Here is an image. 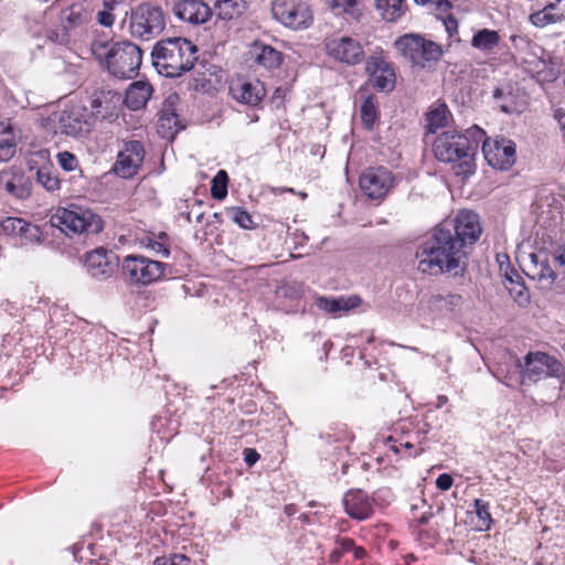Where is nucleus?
Returning a JSON list of instances; mask_svg holds the SVG:
<instances>
[{
  "label": "nucleus",
  "instance_id": "obj_1",
  "mask_svg": "<svg viewBox=\"0 0 565 565\" xmlns=\"http://www.w3.org/2000/svg\"><path fill=\"white\" fill-rule=\"evenodd\" d=\"M456 238L449 230L437 225L415 253L417 269L431 276H463L468 266V252L459 243L460 239Z\"/></svg>",
  "mask_w": 565,
  "mask_h": 565
},
{
  "label": "nucleus",
  "instance_id": "obj_2",
  "mask_svg": "<svg viewBox=\"0 0 565 565\" xmlns=\"http://www.w3.org/2000/svg\"><path fill=\"white\" fill-rule=\"evenodd\" d=\"M476 135L481 136L482 131L477 129L475 132L466 131V134H459L456 130L443 132L434 142L436 159L441 162L455 163L456 175L466 178L475 172V156L479 147Z\"/></svg>",
  "mask_w": 565,
  "mask_h": 565
},
{
  "label": "nucleus",
  "instance_id": "obj_3",
  "mask_svg": "<svg viewBox=\"0 0 565 565\" xmlns=\"http://www.w3.org/2000/svg\"><path fill=\"white\" fill-rule=\"evenodd\" d=\"M151 58L160 75L179 77L193 68L198 60V47L185 38H167L154 44Z\"/></svg>",
  "mask_w": 565,
  "mask_h": 565
},
{
  "label": "nucleus",
  "instance_id": "obj_4",
  "mask_svg": "<svg viewBox=\"0 0 565 565\" xmlns=\"http://www.w3.org/2000/svg\"><path fill=\"white\" fill-rule=\"evenodd\" d=\"M93 52L99 60H104L107 71L114 77L130 79L139 73L142 50L131 41L115 42L109 47L102 42L94 43Z\"/></svg>",
  "mask_w": 565,
  "mask_h": 565
},
{
  "label": "nucleus",
  "instance_id": "obj_5",
  "mask_svg": "<svg viewBox=\"0 0 565 565\" xmlns=\"http://www.w3.org/2000/svg\"><path fill=\"white\" fill-rule=\"evenodd\" d=\"M516 369L520 372L521 384L530 385L545 379L555 381L554 393L550 398L558 399L565 385V364L544 352H529L523 361L515 359Z\"/></svg>",
  "mask_w": 565,
  "mask_h": 565
},
{
  "label": "nucleus",
  "instance_id": "obj_6",
  "mask_svg": "<svg viewBox=\"0 0 565 565\" xmlns=\"http://www.w3.org/2000/svg\"><path fill=\"white\" fill-rule=\"evenodd\" d=\"M50 222L52 226L61 228L66 234L92 235L102 232L104 227V222L97 213L77 204L57 209Z\"/></svg>",
  "mask_w": 565,
  "mask_h": 565
},
{
  "label": "nucleus",
  "instance_id": "obj_7",
  "mask_svg": "<svg viewBox=\"0 0 565 565\" xmlns=\"http://www.w3.org/2000/svg\"><path fill=\"white\" fill-rule=\"evenodd\" d=\"M394 46L413 65L424 66L425 62L438 61L443 55V49L439 44L426 40L417 33H406L398 36Z\"/></svg>",
  "mask_w": 565,
  "mask_h": 565
},
{
  "label": "nucleus",
  "instance_id": "obj_8",
  "mask_svg": "<svg viewBox=\"0 0 565 565\" xmlns=\"http://www.w3.org/2000/svg\"><path fill=\"white\" fill-rule=\"evenodd\" d=\"M164 25V13L158 6L141 3L130 12L129 31L132 38L150 40L160 34Z\"/></svg>",
  "mask_w": 565,
  "mask_h": 565
},
{
  "label": "nucleus",
  "instance_id": "obj_9",
  "mask_svg": "<svg viewBox=\"0 0 565 565\" xmlns=\"http://www.w3.org/2000/svg\"><path fill=\"white\" fill-rule=\"evenodd\" d=\"M275 20L295 31L308 29L313 22L310 6L305 0H273Z\"/></svg>",
  "mask_w": 565,
  "mask_h": 565
},
{
  "label": "nucleus",
  "instance_id": "obj_10",
  "mask_svg": "<svg viewBox=\"0 0 565 565\" xmlns=\"http://www.w3.org/2000/svg\"><path fill=\"white\" fill-rule=\"evenodd\" d=\"M166 264L145 256L129 255L122 260V276L130 285H150L163 275Z\"/></svg>",
  "mask_w": 565,
  "mask_h": 565
},
{
  "label": "nucleus",
  "instance_id": "obj_11",
  "mask_svg": "<svg viewBox=\"0 0 565 565\" xmlns=\"http://www.w3.org/2000/svg\"><path fill=\"white\" fill-rule=\"evenodd\" d=\"M439 225L449 230L466 248L473 245L482 232L480 217L471 210H461L454 220L444 221Z\"/></svg>",
  "mask_w": 565,
  "mask_h": 565
},
{
  "label": "nucleus",
  "instance_id": "obj_12",
  "mask_svg": "<svg viewBox=\"0 0 565 565\" xmlns=\"http://www.w3.org/2000/svg\"><path fill=\"white\" fill-rule=\"evenodd\" d=\"M394 186V177L384 167L370 168L360 177L362 192L372 200H382Z\"/></svg>",
  "mask_w": 565,
  "mask_h": 565
},
{
  "label": "nucleus",
  "instance_id": "obj_13",
  "mask_svg": "<svg viewBox=\"0 0 565 565\" xmlns=\"http://www.w3.org/2000/svg\"><path fill=\"white\" fill-rule=\"evenodd\" d=\"M482 151L487 162L495 169L507 170L516 160L515 143L510 139H486Z\"/></svg>",
  "mask_w": 565,
  "mask_h": 565
},
{
  "label": "nucleus",
  "instance_id": "obj_14",
  "mask_svg": "<svg viewBox=\"0 0 565 565\" xmlns=\"http://www.w3.org/2000/svg\"><path fill=\"white\" fill-rule=\"evenodd\" d=\"M324 47L330 57L348 65H356L364 58L361 43L350 36L328 39Z\"/></svg>",
  "mask_w": 565,
  "mask_h": 565
},
{
  "label": "nucleus",
  "instance_id": "obj_15",
  "mask_svg": "<svg viewBox=\"0 0 565 565\" xmlns=\"http://www.w3.org/2000/svg\"><path fill=\"white\" fill-rule=\"evenodd\" d=\"M94 120L85 107H72L63 110L58 116V128L62 134L81 138L93 128Z\"/></svg>",
  "mask_w": 565,
  "mask_h": 565
},
{
  "label": "nucleus",
  "instance_id": "obj_16",
  "mask_svg": "<svg viewBox=\"0 0 565 565\" xmlns=\"http://www.w3.org/2000/svg\"><path fill=\"white\" fill-rule=\"evenodd\" d=\"M145 158V149L140 141L131 140L125 143V149L119 151L113 171L120 178H132L140 168Z\"/></svg>",
  "mask_w": 565,
  "mask_h": 565
},
{
  "label": "nucleus",
  "instance_id": "obj_17",
  "mask_svg": "<svg viewBox=\"0 0 565 565\" xmlns=\"http://www.w3.org/2000/svg\"><path fill=\"white\" fill-rule=\"evenodd\" d=\"M172 11L179 20L191 25L204 24L213 15V10L202 0H179Z\"/></svg>",
  "mask_w": 565,
  "mask_h": 565
},
{
  "label": "nucleus",
  "instance_id": "obj_18",
  "mask_svg": "<svg viewBox=\"0 0 565 565\" xmlns=\"http://www.w3.org/2000/svg\"><path fill=\"white\" fill-rule=\"evenodd\" d=\"M122 103L121 95L110 89L96 90L90 97V109L88 113L93 120L111 119L117 116V110Z\"/></svg>",
  "mask_w": 565,
  "mask_h": 565
},
{
  "label": "nucleus",
  "instance_id": "obj_19",
  "mask_svg": "<svg viewBox=\"0 0 565 565\" xmlns=\"http://www.w3.org/2000/svg\"><path fill=\"white\" fill-rule=\"evenodd\" d=\"M366 72L377 90L390 92L395 86V73L392 66L382 57L372 56L366 62Z\"/></svg>",
  "mask_w": 565,
  "mask_h": 565
},
{
  "label": "nucleus",
  "instance_id": "obj_20",
  "mask_svg": "<svg viewBox=\"0 0 565 565\" xmlns=\"http://www.w3.org/2000/svg\"><path fill=\"white\" fill-rule=\"evenodd\" d=\"M527 276L532 279H536L542 288L551 289L554 285L557 274L548 264V259L545 253H531L529 255Z\"/></svg>",
  "mask_w": 565,
  "mask_h": 565
},
{
  "label": "nucleus",
  "instance_id": "obj_21",
  "mask_svg": "<svg viewBox=\"0 0 565 565\" xmlns=\"http://www.w3.org/2000/svg\"><path fill=\"white\" fill-rule=\"evenodd\" d=\"M462 305V297L458 294L430 295L419 302V310L425 313L446 315L452 312Z\"/></svg>",
  "mask_w": 565,
  "mask_h": 565
},
{
  "label": "nucleus",
  "instance_id": "obj_22",
  "mask_svg": "<svg viewBox=\"0 0 565 565\" xmlns=\"http://www.w3.org/2000/svg\"><path fill=\"white\" fill-rule=\"evenodd\" d=\"M345 512L353 519L365 520L373 513V500L361 489L349 490L343 498Z\"/></svg>",
  "mask_w": 565,
  "mask_h": 565
},
{
  "label": "nucleus",
  "instance_id": "obj_23",
  "mask_svg": "<svg viewBox=\"0 0 565 565\" xmlns=\"http://www.w3.org/2000/svg\"><path fill=\"white\" fill-rule=\"evenodd\" d=\"M231 95L242 104L256 106L266 95V89L259 81H237L230 86Z\"/></svg>",
  "mask_w": 565,
  "mask_h": 565
},
{
  "label": "nucleus",
  "instance_id": "obj_24",
  "mask_svg": "<svg viewBox=\"0 0 565 565\" xmlns=\"http://www.w3.org/2000/svg\"><path fill=\"white\" fill-rule=\"evenodd\" d=\"M157 129L158 134L166 139H173L179 131L184 129V125L181 124L172 103L167 102L163 105L158 119Z\"/></svg>",
  "mask_w": 565,
  "mask_h": 565
},
{
  "label": "nucleus",
  "instance_id": "obj_25",
  "mask_svg": "<svg viewBox=\"0 0 565 565\" xmlns=\"http://www.w3.org/2000/svg\"><path fill=\"white\" fill-rule=\"evenodd\" d=\"M85 266L89 275L97 279L110 277L114 270L111 263L108 260L107 250L97 248L86 255Z\"/></svg>",
  "mask_w": 565,
  "mask_h": 565
},
{
  "label": "nucleus",
  "instance_id": "obj_26",
  "mask_svg": "<svg viewBox=\"0 0 565 565\" xmlns=\"http://www.w3.org/2000/svg\"><path fill=\"white\" fill-rule=\"evenodd\" d=\"M361 303V299L358 296L350 297H326L319 296L315 300V305L318 309L327 313H340L348 312L349 310L356 308Z\"/></svg>",
  "mask_w": 565,
  "mask_h": 565
},
{
  "label": "nucleus",
  "instance_id": "obj_27",
  "mask_svg": "<svg viewBox=\"0 0 565 565\" xmlns=\"http://www.w3.org/2000/svg\"><path fill=\"white\" fill-rule=\"evenodd\" d=\"M250 58L255 64L265 70H274L280 65L282 54L270 45L255 42L250 50Z\"/></svg>",
  "mask_w": 565,
  "mask_h": 565
},
{
  "label": "nucleus",
  "instance_id": "obj_28",
  "mask_svg": "<svg viewBox=\"0 0 565 565\" xmlns=\"http://www.w3.org/2000/svg\"><path fill=\"white\" fill-rule=\"evenodd\" d=\"M151 94L152 87L150 84L137 81L129 85L124 102L129 109L138 110L146 106Z\"/></svg>",
  "mask_w": 565,
  "mask_h": 565
},
{
  "label": "nucleus",
  "instance_id": "obj_29",
  "mask_svg": "<svg viewBox=\"0 0 565 565\" xmlns=\"http://www.w3.org/2000/svg\"><path fill=\"white\" fill-rule=\"evenodd\" d=\"M248 0H216L213 13L221 20L239 18L247 9Z\"/></svg>",
  "mask_w": 565,
  "mask_h": 565
},
{
  "label": "nucleus",
  "instance_id": "obj_30",
  "mask_svg": "<svg viewBox=\"0 0 565 565\" xmlns=\"http://www.w3.org/2000/svg\"><path fill=\"white\" fill-rule=\"evenodd\" d=\"M375 8L390 23L397 22L408 10L405 0H375Z\"/></svg>",
  "mask_w": 565,
  "mask_h": 565
},
{
  "label": "nucleus",
  "instance_id": "obj_31",
  "mask_svg": "<svg viewBox=\"0 0 565 565\" xmlns=\"http://www.w3.org/2000/svg\"><path fill=\"white\" fill-rule=\"evenodd\" d=\"M499 43V33L490 29L477 31L471 39V46L483 53H492Z\"/></svg>",
  "mask_w": 565,
  "mask_h": 565
},
{
  "label": "nucleus",
  "instance_id": "obj_32",
  "mask_svg": "<svg viewBox=\"0 0 565 565\" xmlns=\"http://www.w3.org/2000/svg\"><path fill=\"white\" fill-rule=\"evenodd\" d=\"M450 111L446 104L436 103L430 106L426 114L427 129L429 132H436L437 129L447 126Z\"/></svg>",
  "mask_w": 565,
  "mask_h": 565
},
{
  "label": "nucleus",
  "instance_id": "obj_33",
  "mask_svg": "<svg viewBox=\"0 0 565 565\" xmlns=\"http://www.w3.org/2000/svg\"><path fill=\"white\" fill-rule=\"evenodd\" d=\"M87 20V12L79 6H72L61 13L62 26L70 31L83 25Z\"/></svg>",
  "mask_w": 565,
  "mask_h": 565
},
{
  "label": "nucleus",
  "instance_id": "obj_34",
  "mask_svg": "<svg viewBox=\"0 0 565 565\" xmlns=\"http://www.w3.org/2000/svg\"><path fill=\"white\" fill-rule=\"evenodd\" d=\"M35 181L49 192L60 190L61 181L56 170L52 166H43L35 171Z\"/></svg>",
  "mask_w": 565,
  "mask_h": 565
},
{
  "label": "nucleus",
  "instance_id": "obj_35",
  "mask_svg": "<svg viewBox=\"0 0 565 565\" xmlns=\"http://www.w3.org/2000/svg\"><path fill=\"white\" fill-rule=\"evenodd\" d=\"M226 214L231 220L244 230H253L255 223L250 214L241 206L226 207Z\"/></svg>",
  "mask_w": 565,
  "mask_h": 565
},
{
  "label": "nucleus",
  "instance_id": "obj_36",
  "mask_svg": "<svg viewBox=\"0 0 565 565\" xmlns=\"http://www.w3.org/2000/svg\"><path fill=\"white\" fill-rule=\"evenodd\" d=\"M4 188L8 193L18 199H24L30 195L28 181L22 175L13 177L12 180L6 183Z\"/></svg>",
  "mask_w": 565,
  "mask_h": 565
},
{
  "label": "nucleus",
  "instance_id": "obj_37",
  "mask_svg": "<svg viewBox=\"0 0 565 565\" xmlns=\"http://www.w3.org/2000/svg\"><path fill=\"white\" fill-rule=\"evenodd\" d=\"M228 175L225 170H220L212 180L211 194L216 200H224L227 195Z\"/></svg>",
  "mask_w": 565,
  "mask_h": 565
},
{
  "label": "nucleus",
  "instance_id": "obj_38",
  "mask_svg": "<svg viewBox=\"0 0 565 565\" xmlns=\"http://www.w3.org/2000/svg\"><path fill=\"white\" fill-rule=\"evenodd\" d=\"M473 507L478 516L479 530H489L492 523L489 503L481 499H476L473 501Z\"/></svg>",
  "mask_w": 565,
  "mask_h": 565
},
{
  "label": "nucleus",
  "instance_id": "obj_39",
  "mask_svg": "<svg viewBox=\"0 0 565 565\" xmlns=\"http://www.w3.org/2000/svg\"><path fill=\"white\" fill-rule=\"evenodd\" d=\"M511 297L521 307H525L530 302V295L527 288L520 280H511V285H505Z\"/></svg>",
  "mask_w": 565,
  "mask_h": 565
},
{
  "label": "nucleus",
  "instance_id": "obj_40",
  "mask_svg": "<svg viewBox=\"0 0 565 565\" xmlns=\"http://www.w3.org/2000/svg\"><path fill=\"white\" fill-rule=\"evenodd\" d=\"M553 9H554V6L551 4L550 7L545 8L542 11H539V12H535V13L531 14V17H530L531 22L535 26L544 28L547 24L555 23V22L559 21L561 20V15L553 14L551 12V10H553Z\"/></svg>",
  "mask_w": 565,
  "mask_h": 565
},
{
  "label": "nucleus",
  "instance_id": "obj_41",
  "mask_svg": "<svg viewBox=\"0 0 565 565\" xmlns=\"http://www.w3.org/2000/svg\"><path fill=\"white\" fill-rule=\"evenodd\" d=\"M361 117L367 128H371L376 120V107L370 98L364 100L361 106Z\"/></svg>",
  "mask_w": 565,
  "mask_h": 565
},
{
  "label": "nucleus",
  "instance_id": "obj_42",
  "mask_svg": "<svg viewBox=\"0 0 565 565\" xmlns=\"http://www.w3.org/2000/svg\"><path fill=\"white\" fill-rule=\"evenodd\" d=\"M417 6L427 7L428 9L439 12L446 13L451 8L452 4L449 0H413Z\"/></svg>",
  "mask_w": 565,
  "mask_h": 565
},
{
  "label": "nucleus",
  "instance_id": "obj_43",
  "mask_svg": "<svg viewBox=\"0 0 565 565\" xmlns=\"http://www.w3.org/2000/svg\"><path fill=\"white\" fill-rule=\"evenodd\" d=\"M60 167L67 172L75 171L78 169L77 158L68 151H63L56 156Z\"/></svg>",
  "mask_w": 565,
  "mask_h": 565
},
{
  "label": "nucleus",
  "instance_id": "obj_44",
  "mask_svg": "<svg viewBox=\"0 0 565 565\" xmlns=\"http://www.w3.org/2000/svg\"><path fill=\"white\" fill-rule=\"evenodd\" d=\"M25 221L18 217H7L2 222V228L8 235H21Z\"/></svg>",
  "mask_w": 565,
  "mask_h": 565
},
{
  "label": "nucleus",
  "instance_id": "obj_45",
  "mask_svg": "<svg viewBox=\"0 0 565 565\" xmlns=\"http://www.w3.org/2000/svg\"><path fill=\"white\" fill-rule=\"evenodd\" d=\"M190 558L183 554H173L171 556L157 557L153 565H189Z\"/></svg>",
  "mask_w": 565,
  "mask_h": 565
},
{
  "label": "nucleus",
  "instance_id": "obj_46",
  "mask_svg": "<svg viewBox=\"0 0 565 565\" xmlns=\"http://www.w3.org/2000/svg\"><path fill=\"white\" fill-rule=\"evenodd\" d=\"M26 242L39 243L41 241V231L40 227L33 224L25 222V226H23L21 235Z\"/></svg>",
  "mask_w": 565,
  "mask_h": 565
},
{
  "label": "nucleus",
  "instance_id": "obj_47",
  "mask_svg": "<svg viewBox=\"0 0 565 565\" xmlns=\"http://www.w3.org/2000/svg\"><path fill=\"white\" fill-rule=\"evenodd\" d=\"M15 153V145L8 140L0 141V160L8 161Z\"/></svg>",
  "mask_w": 565,
  "mask_h": 565
},
{
  "label": "nucleus",
  "instance_id": "obj_48",
  "mask_svg": "<svg viewBox=\"0 0 565 565\" xmlns=\"http://www.w3.org/2000/svg\"><path fill=\"white\" fill-rule=\"evenodd\" d=\"M355 4L356 0H331L328 6L338 12H348Z\"/></svg>",
  "mask_w": 565,
  "mask_h": 565
},
{
  "label": "nucleus",
  "instance_id": "obj_49",
  "mask_svg": "<svg viewBox=\"0 0 565 565\" xmlns=\"http://www.w3.org/2000/svg\"><path fill=\"white\" fill-rule=\"evenodd\" d=\"M114 9L105 8V10L97 13V21L100 25L109 28L114 24L115 18L111 13Z\"/></svg>",
  "mask_w": 565,
  "mask_h": 565
},
{
  "label": "nucleus",
  "instance_id": "obj_50",
  "mask_svg": "<svg viewBox=\"0 0 565 565\" xmlns=\"http://www.w3.org/2000/svg\"><path fill=\"white\" fill-rule=\"evenodd\" d=\"M443 24L449 34V36H452L458 31V21L452 14H448L445 18H441Z\"/></svg>",
  "mask_w": 565,
  "mask_h": 565
},
{
  "label": "nucleus",
  "instance_id": "obj_51",
  "mask_svg": "<svg viewBox=\"0 0 565 565\" xmlns=\"http://www.w3.org/2000/svg\"><path fill=\"white\" fill-rule=\"evenodd\" d=\"M452 483H454V479L449 473H441L436 479L437 488L443 491L449 490L451 488Z\"/></svg>",
  "mask_w": 565,
  "mask_h": 565
},
{
  "label": "nucleus",
  "instance_id": "obj_52",
  "mask_svg": "<svg viewBox=\"0 0 565 565\" xmlns=\"http://www.w3.org/2000/svg\"><path fill=\"white\" fill-rule=\"evenodd\" d=\"M500 271L503 274L505 280H507V285H511V280H519L520 279V276L519 274L510 268V265L509 263L504 266L503 263L500 264Z\"/></svg>",
  "mask_w": 565,
  "mask_h": 565
},
{
  "label": "nucleus",
  "instance_id": "obj_53",
  "mask_svg": "<svg viewBox=\"0 0 565 565\" xmlns=\"http://www.w3.org/2000/svg\"><path fill=\"white\" fill-rule=\"evenodd\" d=\"M553 260L565 269V245L556 247L552 254Z\"/></svg>",
  "mask_w": 565,
  "mask_h": 565
},
{
  "label": "nucleus",
  "instance_id": "obj_54",
  "mask_svg": "<svg viewBox=\"0 0 565 565\" xmlns=\"http://www.w3.org/2000/svg\"><path fill=\"white\" fill-rule=\"evenodd\" d=\"M149 248L153 250L156 254L161 255L163 258H168L170 255V252L168 247H166L162 243L152 241L149 243Z\"/></svg>",
  "mask_w": 565,
  "mask_h": 565
},
{
  "label": "nucleus",
  "instance_id": "obj_55",
  "mask_svg": "<svg viewBox=\"0 0 565 565\" xmlns=\"http://www.w3.org/2000/svg\"><path fill=\"white\" fill-rule=\"evenodd\" d=\"M244 454H245V461L248 466L255 465L257 462V460L259 459V455L257 454V451L255 449L246 448L244 450Z\"/></svg>",
  "mask_w": 565,
  "mask_h": 565
},
{
  "label": "nucleus",
  "instance_id": "obj_56",
  "mask_svg": "<svg viewBox=\"0 0 565 565\" xmlns=\"http://www.w3.org/2000/svg\"><path fill=\"white\" fill-rule=\"evenodd\" d=\"M553 117L558 122L561 129L565 125V110L562 108L555 109Z\"/></svg>",
  "mask_w": 565,
  "mask_h": 565
},
{
  "label": "nucleus",
  "instance_id": "obj_57",
  "mask_svg": "<svg viewBox=\"0 0 565 565\" xmlns=\"http://www.w3.org/2000/svg\"><path fill=\"white\" fill-rule=\"evenodd\" d=\"M355 544L354 541L351 539H343L341 541V550L342 552H350L354 548Z\"/></svg>",
  "mask_w": 565,
  "mask_h": 565
},
{
  "label": "nucleus",
  "instance_id": "obj_58",
  "mask_svg": "<svg viewBox=\"0 0 565 565\" xmlns=\"http://www.w3.org/2000/svg\"><path fill=\"white\" fill-rule=\"evenodd\" d=\"M125 0H103L104 7L114 9L117 4L122 3Z\"/></svg>",
  "mask_w": 565,
  "mask_h": 565
},
{
  "label": "nucleus",
  "instance_id": "obj_59",
  "mask_svg": "<svg viewBox=\"0 0 565 565\" xmlns=\"http://www.w3.org/2000/svg\"><path fill=\"white\" fill-rule=\"evenodd\" d=\"M353 552V555L356 559H361L364 557L365 555V551L364 548L360 547V546H354V548L352 550Z\"/></svg>",
  "mask_w": 565,
  "mask_h": 565
},
{
  "label": "nucleus",
  "instance_id": "obj_60",
  "mask_svg": "<svg viewBox=\"0 0 565 565\" xmlns=\"http://www.w3.org/2000/svg\"><path fill=\"white\" fill-rule=\"evenodd\" d=\"M431 518V513H424L420 518H419V523L420 524H426L428 523L429 519Z\"/></svg>",
  "mask_w": 565,
  "mask_h": 565
},
{
  "label": "nucleus",
  "instance_id": "obj_61",
  "mask_svg": "<svg viewBox=\"0 0 565 565\" xmlns=\"http://www.w3.org/2000/svg\"><path fill=\"white\" fill-rule=\"evenodd\" d=\"M503 96V90L501 88H495L493 90V98L495 100L500 99Z\"/></svg>",
  "mask_w": 565,
  "mask_h": 565
},
{
  "label": "nucleus",
  "instance_id": "obj_62",
  "mask_svg": "<svg viewBox=\"0 0 565 565\" xmlns=\"http://www.w3.org/2000/svg\"><path fill=\"white\" fill-rule=\"evenodd\" d=\"M504 259L508 262L509 260V256L507 254H502V255H498V262L501 264L503 263L504 264Z\"/></svg>",
  "mask_w": 565,
  "mask_h": 565
},
{
  "label": "nucleus",
  "instance_id": "obj_63",
  "mask_svg": "<svg viewBox=\"0 0 565 565\" xmlns=\"http://www.w3.org/2000/svg\"><path fill=\"white\" fill-rule=\"evenodd\" d=\"M500 108L504 113H509L510 111V108L507 105H504V104L500 105Z\"/></svg>",
  "mask_w": 565,
  "mask_h": 565
},
{
  "label": "nucleus",
  "instance_id": "obj_64",
  "mask_svg": "<svg viewBox=\"0 0 565 565\" xmlns=\"http://www.w3.org/2000/svg\"><path fill=\"white\" fill-rule=\"evenodd\" d=\"M562 132H563V138L565 140V125L561 128Z\"/></svg>",
  "mask_w": 565,
  "mask_h": 565
}]
</instances>
